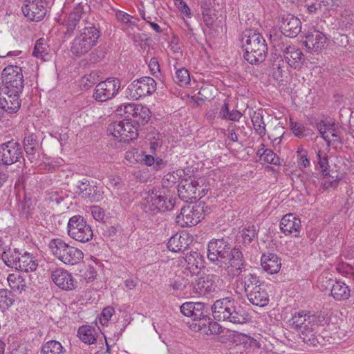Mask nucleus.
Masks as SVG:
<instances>
[{"label":"nucleus","instance_id":"obj_1","mask_svg":"<svg viewBox=\"0 0 354 354\" xmlns=\"http://www.w3.org/2000/svg\"><path fill=\"white\" fill-rule=\"evenodd\" d=\"M207 258L215 263L220 265L227 261V271L232 276H239L245 266L242 252L239 248H231L226 238L213 239L207 245Z\"/></svg>","mask_w":354,"mask_h":354},{"label":"nucleus","instance_id":"obj_2","mask_svg":"<svg viewBox=\"0 0 354 354\" xmlns=\"http://www.w3.org/2000/svg\"><path fill=\"white\" fill-rule=\"evenodd\" d=\"M243 57L251 64L263 62L267 56L268 46L263 36L252 30H245L241 38Z\"/></svg>","mask_w":354,"mask_h":354},{"label":"nucleus","instance_id":"obj_3","mask_svg":"<svg viewBox=\"0 0 354 354\" xmlns=\"http://www.w3.org/2000/svg\"><path fill=\"white\" fill-rule=\"evenodd\" d=\"M212 310L214 318L218 321L241 324L248 320V314L246 310L229 297L216 300Z\"/></svg>","mask_w":354,"mask_h":354},{"label":"nucleus","instance_id":"obj_4","mask_svg":"<svg viewBox=\"0 0 354 354\" xmlns=\"http://www.w3.org/2000/svg\"><path fill=\"white\" fill-rule=\"evenodd\" d=\"M100 35V30L94 26L84 28L71 43V53L77 57L87 54L97 45Z\"/></svg>","mask_w":354,"mask_h":354},{"label":"nucleus","instance_id":"obj_5","mask_svg":"<svg viewBox=\"0 0 354 354\" xmlns=\"http://www.w3.org/2000/svg\"><path fill=\"white\" fill-rule=\"evenodd\" d=\"M48 247L52 254L65 264H77L84 257V254L81 250L69 245L61 239L50 240Z\"/></svg>","mask_w":354,"mask_h":354},{"label":"nucleus","instance_id":"obj_6","mask_svg":"<svg viewBox=\"0 0 354 354\" xmlns=\"http://www.w3.org/2000/svg\"><path fill=\"white\" fill-rule=\"evenodd\" d=\"M0 93H21L24 88L22 69L17 65L6 66L1 73Z\"/></svg>","mask_w":354,"mask_h":354},{"label":"nucleus","instance_id":"obj_7","mask_svg":"<svg viewBox=\"0 0 354 354\" xmlns=\"http://www.w3.org/2000/svg\"><path fill=\"white\" fill-rule=\"evenodd\" d=\"M142 210L147 214H156L158 212L169 210L173 207L171 201H166L162 192L156 189L145 192L141 203Z\"/></svg>","mask_w":354,"mask_h":354},{"label":"nucleus","instance_id":"obj_8","mask_svg":"<svg viewBox=\"0 0 354 354\" xmlns=\"http://www.w3.org/2000/svg\"><path fill=\"white\" fill-rule=\"evenodd\" d=\"M67 230L71 238L82 243L89 241L93 236L91 226L84 217L80 215L73 216L69 219Z\"/></svg>","mask_w":354,"mask_h":354},{"label":"nucleus","instance_id":"obj_9","mask_svg":"<svg viewBox=\"0 0 354 354\" xmlns=\"http://www.w3.org/2000/svg\"><path fill=\"white\" fill-rule=\"evenodd\" d=\"M157 88V83L153 78L145 76L133 80L127 88V94L133 100L152 95Z\"/></svg>","mask_w":354,"mask_h":354},{"label":"nucleus","instance_id":"obj_10","mask_svg":"<svg viewBox=\"0 0 354 354\" xmlns=\"http://www.w3.org/2000/svg\"><path fill=\"white\" fill-rule=\"evenodd\" d=\"M108 132L120 142L132 141L138 136L137 128L129 120L114 122L109 125Z\"/></svg>","mask_w":354,"mask_h":354},{"label":"nucleus","instance_id":"obj_11","mask_svg":"<svg viewBox=\"0 0 354 354\" xmlns=\"http://www.w3.org/2000/svg\"><path fill=\"white\" fill-rule=\"evenodd\" d=\"M203 218V207L201 205L183 206L176 221L181 227H191L198 224Z\"/></svg>","mask_w":354,"mask_h":354},{"label":"nucleus","instance_id":"obj_12","mask_svg":"<svg viewBox=\"0 0 354 354\" xmlns=\"http://www.w3.org/2000/svg\"><path fill=\"white\" fill-rule=\"evenodd\" d=\"M120 88L118 78L110 77L98 83L93 93V97L97 102H106L115 97Z\"/></svg>","mask_w":354,"mask_h":354},{"label":"nucleus","instance_id":"obj_13","mask_svg":"<svg viewBox=\"0 0 354 354\" xmlns=\"http://www.w3.org/2000/svg\"><path fill=\"white\" fill-rule=\"evenodd\" d=\"M22 152L19 144L11 140L0 145V161L6 165L17 162Z\"/></svg>","mask_w":354,"mask_h":354},{"label":"nucleus","instance_id":"obj_14","mask_svg":"<svg viewBox=\"0 0 354 354\" xmlns=\"http://www.w3.org/2000/svg\"><path fill=\"white\" fill-rule=\"evenodd\" d=\"M328 39L318 30L311 28L305 34L304 44L309 51L320 52L326 47Z\"/></svg>","mask_w":354,"mask_h":354},{"label":"nucleus","instance_id":"obj_15","mask_svg":"<svg viewBox=\"0 0 354 354\" xmlns=\"http://www.w3.org/2000/svg\"><path fill=\"white\" fill-rule=\"evenodd\" d=\"M26 2V3L21 7L24 16L32 21L42 20L47 11L43 0H32Z\"/></svg>","mask_w":354,"mask_h":354},{"label":"nucleus","instance_id":"obj_16","mask_svg":"<svg viewBox=\"0 0 354 354\" xmlns=\"http://www.w3.org/2000/svg\"><path fill=\"white\" fill-rule=\"evenodd\" d=\"M180 312L186 317H191L193 320L201 322L205 325L209 319L205 314V304L201 302H185L180 306ZM201 325V323L198 324Z\"/></svg>","mask_w":354,"mask_h":354},{"label":"nucleus","instance_id":"obj_17","mask_svg":"<svg viewBox=\"0 0 354 354\" xmlns=\"http://www.w3.org/2000/svg\"><path fill=\"white\" fill-rule=\"evenodd\" d=\"M198 183L193 180L185 179L178 185V193L180 198L185 201L196 200L202 197Z\"/></svg>","mask_w":354,"mask_h":354},{"label":"nucleus","instance_id":"obj_18","mask_svg":"<svg viewBox=\"0 0 354 354\" xmlns=\"http://www.w3.org/2000/svg\"><path fill=\"white\" fill-rule=\"evenodd\" d=\"M218 277L214 274H203L193 283L194 292L200 295H206L216 290Z\"/></svg>","mask_w":354,"mask_h":354},{"label":"nucleus","instance_id":"obj_19","mask_svg":"<svg viewBox=\"0 0 354 354\" xmlns=\"http://www.w3.org/2000/svg\"><path fill=\"white\" fill-rule=\"evenodd\" d=\"M77 192L90 202H98L103 199L104 192L102 187L91 183L87 180L79 183Z\"/></svg>","mask_w":354,"mask_h":354},{"label":"nucleus","instance_id":"obj_20","mask_svg":"<svg viewBox=\"0 0 354 354\" xmlns=\"http://www.w3.org/2000/svg\"><path fill=\"white\" fill-rule=\"evenodd\" d=\"M51 279L57 286L66 291L74 290L77 286V281L72 274L62 268L53 271Z\"/></svg>","mask_w":354,"mask_h":354},{"label":"nucleus","instance_id":"obj_21","mask_svg":"<svg viewBox=\"0 0 354 354\" xmlns=\"http://www.w3.org/2000/svg\"><path fill=\"white\" fill-rule=\"evenodd\" d=\"M280 29L286 37H295L301 31V23L297 17L290 14L286 15L281 18Z\"/></svg>","mask_w":354,"mask_h":354},{"label":"nucleus","instance_id":"obj_22","mask_svg":"<svg viewBox=\"0 0 354 354\" xmlns=\"http://www.w3.org/2000/svg\"><path fill=\"white\" fill-rule=\"evenodd\" d=\"M7 281L10 289L18 294L26 291L31 285L29 277L18 272L8 274Z\"/></svg>","mask_w":354,"mask_h":354},{"label":"nucleus","instance_id":"obj_23","mask_svg":"<svg viewBox=\"0 0 354 354\" xmlns=\"http://www.w3.org/2000/svg\"><path fill=\"white\" fill-rule=\"evenodd\" d=\"M301 228V221L292 214L283 216L280 222V229L285 235L299 236Z\"/></svg>","mask_w":354,"mask_h":354},{"label":"nucleus","instance_id":"obj_24","mask_svg":"<svg viewBox=\"0 0 354 354\" xmlns=\"http://www.w3.org/2000/svg\"><path fill=\"white\" fill-rule=\"evenodd\" d=\"M283 57L289 66L300 68L304 62L302 51L295 46H286L283 50Z\"/></svg>","mask_w":354,"mask_h":354},{"label":"nucleus","instance_id":"obj_25","mask_svg":"<svg viewBox=\"0 0 354 354\" xmlns=\"http://www.w3.org/2000/svg\"><path fill=\"white\" fill-rule=\"evenodd\" d=\"M318 318L319 317L315 315H310L301 311L292 315L290 320V324L292 328L296 330L299 334L300 332H302L309 324L316 322V319Z\"/></svg>","mask_w":354,"mask_h":354},{"label":"nucleus","instance_id":"obj_26","mask_svg":"<svg viewBox=\"0 0 354 354\" xmlns=\"http://www.w3.org/2000/svg\"><path fill=\"white\" fill-rule=\"evenodd\" d=\"M341 3V0H306V6L310 13H315L318 10H336Z\"/></svg>","mask_w":354,"mask_h":354},{"label":"nucleus","instance_id":"obj_27","mask_svg":"<svg viewBox=\"0 0 354 354\" xmlns=\"http://www.w3.org/2000/svg\"><path fill=\"white\" fill-rule=\"evenodd\" d=\"M192 240L187 233L176 234L168 241L167 248L173 252H183L188 248Z\"/></svg>","mask_w":354,"mask_h":354},{"label":"nucleus","instance_id":"obj_28","mask_svg":"<svg viewBox=\"0 0 354 354\" xmlns=\"http://www.w3.org/2000/svg\"><path fill=\"white\" fill-rule=\"evenodd\" d=\"M249 301L254 306L264 307L269 302V295L263 284L246 293Z\"/></svg>","mask_w":354,"mask_h":354},{"label":"nucleus","instance_id":"obj_29","mask_svg":"<svg viewBox=\"0 0 354 354\" xmlns=\"http://www.w3.org/2000/svg\"><path fill=\"white\" fill-rule=\"evenodd\" d=\"M262 268L268 274L277 273L281 266L280 259L273 253L263 254L261 258Z\"/></svg>","mask_w":354,"mask_h":354},{"label":"nucleus","instance_id":"obj_30","mask_svg":"<svg viewBox=\"0 0 354 354\" xmlns=\"http://www.w3.org/2000/svg\"><path fill=\"white\" fill-rule=\"evenodd\" d=\"M319 319H316V322H313L311 324L300 332L299 334L301 339L304 342L308 343L313 346L319 343L318 335H319Z\"/></svg>","mask_w":354,"mask_h":354},{"label":"nucleus","instance_id":"obj_31","mask_svg":"<svg viewBox=\"0 0 354 354\" xmlns=\"http://www.w3.org/2000/svg\"><path fill=\"white\" fill-rule=\"evenodd\" d=\"M20 93H0V101H5V109L6 113H16L21 106V100L19 99ZM4 106V105L3 104Z\"/></svg>","mask_w":354,"mask_h":354},{"label":"nucleus","instance_id":"obj_32","mask_svg":"<svg viewBox=\"0 0 354 354\" xmlns=\"http://www.w3.org/2000/svg\"><path fill=\"white\" fill-rule=\"evenodd\" d=\"M184 260L187 263L186 269L190 272L192 275L198 272V270L203 267V257L197 252L187 253Z\"/></svg>","mask_w":354,"mask_h":354},{"label":"nucleus","instance_id":"obj_33","mask_svg":"<svg viewBox=\"0 0 354 354\" xmlns=\"http://www.w3.org/2000/svg\"><path fill=\"white\" fill-rule=\"evenodd\" d=\"M83 10L84 8L81 3H78L74 7L73 11L69 14L66 21V33H73L77 24L80 21L82 15L84 12Z\"/></svg>","mask_w":354,"mask_h":354},{"label":"nucleus","instance_id":"obj_34","mask_svg":"<svg viewBox=\"0 0 354 354\" xmlns=\"http://www.w3.org/2000/svg\"><path fill=\"white\" fill-rule=\"evenodd\" d=\"M38 262L35 257L30 253L25 252L21 255L17 270L26 272H33L36 270Z\"/></svg>","mask_w":354,"mask_h":354},{"label":"nucleus","instance_id":"obj_35","mask_svg":"<svg viewBox=\"0 0 354 354\" xmlns=\"http://www.w3.org/2000/svg\"><path fill=\"white\" fill-rule=\"evenodd\" d=\"M78 336L84 343L92 344L96 342L97 332L95 328L91 326H82L79 328Z\"/></svg>","mask_w":354,"mask_h":354},{"label":"nucleus","instance_id":"obj_36","mask_svg":"<svg viewBox=\"0 0 354 354\" xmlns=\"http://www.w3.org/2000/svg\"><path fill=\"white\" fill-rule=\"evenodd\" d=\"M350 292L348 286L340 281H336L331 288V295L339 301L347 299L350 297Z\"/></svg>","mask_w":354,"mask_h":354},{"label":"nucleus","instance_id":"obj_37","mask_svg":"<svg viewBox=\"0 0 354 354\" xmlns=\"http://www.w3.org/2000/svg\"><path fill=\"white\" fill-rule=\"evenodd\" d=\"M322 185L325 189L337 187L342 179V176L337 174V171H328L322 173Z\"/></svg>","mask_w":354,"mask_h":354},{"label":"nucleus","instance_id":"obj_38","mask_svg":"<svg viewBox=\"0 0 354 354\" xmlns=\"http://www.w3.org/2000/svg\"><path fill=\"white\" fill-rule=\"evenodd\" d=\"M242 282L243 283V288L245 294L253 290L255 288V286L263 285L259 277L252 272H245L243 278H242Z\"/></svg>","mask_w":354,"mask_h":354},{"label":"nucleus","instance_id":"obj_39","mask_svg":"<svg viewBox=\"0 0 354 354\" xmlns=\"http://www.w3.org/2000/svg\"><path fill=\"white\" fill-rule=\"evenodd\" d=\"M21 255L15 250L10 249L5 251L2 254V260L5 264L10 268L17 269Z\"/></svg>","mask_w":354,"mask_h":354},{"label":"nucleus","instance_id":"obj_40","mask_svg":"<svg viewBox=\"0 0 354 354\" xmlns=\"http://www.w3.org/2000/svg\"><path fill=\"white\" fill-rule=\"evenodd\" d=\"M32 55L41 59L46 60L49 55V46L44 38L39 39L35 45Z\"/></svg>","mask_w":354,"mask_h":354},{"label":"nucleus","instance_id":"obj_41","mask_svg":"<svg viewBox=\"0 0 354 354\" xmlns=\"http://www.w3.org/2000/svg\"><path fill=\"white\" fill-rule=\"evenodd\" d=\"M38 141L34 133L26 136L24 138V147L27 155L34 156L37 151Z\"/></svg>","mask_w":354,"mask_h":354},{"label":"nucleus","instance_id":"obj_42","mask_svg":"<svg viewBox=\"0 0 354 354\" xmlns=\"http://www.w3.org/2000/svg\"><path fill=\"white\" fill-rule=\"evenodd\" d=\"M150 117V111L147 106L137 104V109L133 118L137 124L142 125L146 124L149 120Z\"/></svg>","mask_w":354,"mask_h":354},{"label":"nucleus","instance_id":"obj_43","mask_svg":"<svg viewBox=\"0 0 354 354\" xmlns=\"http://www.w3.org/2000/svg\"><path fill=\"white\" fill-rule=\"evenodd\" d=\"M41 354H64V348L59 342L50 340L43 345Z\"/></svg>","mask_w":354,"mask_h":354},{"label":"nucleus","instance_id":"obj_44","mask_svg":"<svg viewBox=\"0 0 354 354\" xmlns=\"http://www.w3.org/2000/svg\"><path fill=\"white\" fill-rule=\"evenodd\" d=\"M251 119L255 131L261 136H265L266 129L263 116L259 113L254 112Z\"/></svg>","mask_w":354,"mask_h":354},{"label":"nucleus","instance_id":"obj_45","mask_svg":"<svg viewBox=\"0 0 354 354\" xmlns=\"http://www.w3.org/2000/svg\"><path fill=\"white\" fill-rule=\"evenodd\" d=\"M115 17L118 21L128 25L129 27L137 26L138 19L134 18L133 16L123 11H118L115 13Z\"/></svg>","mask_w":354,"mask_h":354},{"label":"nucleus","instance_id":"obj_46","mask_svg":"<svg viewBox=\"0 0 354 354\" xmlns=\"http://www.w3.org/2000/svg\"><path fill=\"white\" fill-rule=\"evenodd\" d=\"M13 303L11 291L7 289H0V308H8Z\"/></svg>","mask_w":354,"mask_h":354},{"label":"nucleus","instance_id":"obj_47","mask_svg":"<svg viewBox=\"0 0 354 354\" xmlns=\"http://www.w3.org/2000/svg\"><path fill=\"white\" fill-rule=\"evenodd\" d=\"M174 81L180 86H185L190 82V76L188 71L185 68H181L176 71Z\"/></svg>","mask_w":354,"mask_h":354},{"label":"nucleus","instance_id":"obj_48","mask_svg":"<svg viewBox=\"0 0 354 354\" xmlns=\"http://www.w3.org/2000/svg\"><path fill=\"white\" fill-rule=\"evenodd\" d=\"M148 66L152 75L161 81L164 80V77L161 73L159 62L156 57H152L150 59Z\"/></svg>","mask_w":354,"mask_h":354},{"label":"nucleus","instance_id":"obj_49","mask_svg":"<svg viewBox=\"0 0 354 354\" xmlns=\"http://www.w3.org/2000/svg\"><path fill=\"white\" fill-rule=\"evenodd\" d=\"M317 158L322 174L328 171L329 164L327 153L324 151L319 150L317 152Z\"/></svg>","mask_w":354,"mask_h":354},{"label":"nucleus","instance_id":"obj_50","mask_svg":"<svg viewBox=\"0 0 354 354\" xmlns=\"http://www.w3.org/2000/svg\"><path fill=\"white\" fill-rule=\"evenodd\" d=\"M284 62L281 57H278L272 64V71L275 78L278 79L283 76V68Z\"/></svg>","mask_w":354,"mask_h":354},{"label":"nucleus","instance_id":"obj_51","mask_svg":"<svg viewBox=\"0 0 354 354\" xmlns=\"http://www.w3.org/2000/svg\"><path fill=\"white\" fill-rule=\"evenodd\" d=\"M337 271L346 277L354 276V268L346 263H339L336 267Z\"/></svg>","mask_w":354,"mask_h":354},{"label":"nucleus","instance_id":"obj_52","mask_svg":"<svg viewBox=\"0 0 354 354\" xmlns=\"http://www.w3.org/2000/svg\"><path fill=\"white\" fill-rule=\"evenodd\" d=\"M264 156L263 160L267 163L279 165V158L271 149H266L263 151Z\"/></svg>","mask_w":354,"mask_h":354},{"label":"nucleus","instance_id":"obj_53","mask_svg":"<svg viewBox=\"0 0 354 354\" xmlns=\"http://www.w3.org/2000/svg\"><path fill=\"white\" fill-rule=\"evenodd\" d=\"M115 310L111 307H106L103 309L100 317H99V322L102 326H105L108 324L109 321L113 316Z\"/></svg>","mask_w":354,"mask_h":354},{"label":"nucleus","instance_id":"obj_54","mask_svg":"<svg viewBox=\"0 0 354 354\" xmlns=\"http://www.w3.org/2000/svg\"><path fill=\"white\" fill-rule=\"evenodd\" d=\"M335 125L334 123H330L329 122H326L324 121H321L317 124V129L319 131L322 137L324 139V140H328L329 137L326 135L328 130L332 128Z\"/></svg>","mask_w":354,"mask_h":354},{"label":"nucleus","instance_id":"obj_55","mask_svg":"<svg viewBox=\"0 0 354 354\" xmlns=\"http://www.w3.org/2000/svg\"><path fill=\"white\" fill-rule=\"evenodd\" d=\"M297 157L299 166L307 167L310 165V160L307 158V152L303 148H298L297 151Z\"/></svg>","mask_w":354,"mask_h":354},{"label":"nucleus","instance_id":"obj_56","mask_svg":"<svg viewBox=\"0 0 354 354\" xmlns=\"http://www.w3.org/2000/svg\"><path fill=\"white\" fill-rule=\"evenodd\" d=\"M98 77H99L97 76V73L93 71L89 74L85 75L82 78V83L84 85V86L90 87L97 83L98 81Z\"/></svg>","mask_w":354,"mask_h":354},{"label":"nucleus","instance_id":"obj_57","mask_svg":"<svg viewBox=\"0 0 354 354\" xmlns=\"http://www.w3.org/2000/svg\"><path fill=\"white\" fill-rule=\"evenodd\" d=\"M174 4L183 14L187 17L191 18L190 8L184 0H174Z\"/></svg>","mask_w":354,"mask_h":354},{"label":"nucleus","instance_id":"obj_58","mask_svg":"<svg viewBox=\"0 0 354 354\" xmlns=\"http://www.w3.org/2000/svg\"><path fill=\"white\" fill-rule=\"evenodd\" d=\"M256 235V229L254 225L245 228L242 233V237L245 243H250Z\"/></svg>","mask_w":354,"mask_h":354},{"label":"nucleus","instance_id":"obj_59","mask_svg":"<svg viewBox=\"0 0 354 354\" xmlns=\"http://www.w3.org/2000/svg\"><path fill=\"white\" fill-rule=\"evenodd\" d=\"M107 185L110 188L119 190L122 188L123 184L121 178L119 176H110L108 178Z\"/></svg>","mask_w":354,"mask_h":354},{"label":"nucleus","instance_id":"obj_60","mask_svg":"<svg viewBox=\"0 0 354 354\" xmlns=\"http://www.w3.org/2000/svg\"><path fill=\"white\" fill-rule=\"evenodd\" d=\"M136 154L138 158H140V160L144 162L146 165L153 167L155 158L153 156L145 154L143 152L139 153L138 151H136Z\"/></svg>","mask_w":354,"mask_h":354},{"label":"nucleus","instance_id":"obj_61","mask_svg":"<svg viewBox=\"0 0 354 354\" xmlns=\"http://www.w3.org/2000/svg\"><path fill=\"white\" fill-rule=\"evenodd\" d=\"M91 214L93 217L98 221H102L104 219L105 214L104 210L98 206H93L91 207Z\"/></svg>","mask_w":354,"mask_h":354},{"label":"nucleus","instance_id":"obj_62","mask_svg":"<svg viewBox=\"0 0 354 354\" xmlns=\"http://www.w3.org/2000/svg\"><path fill=\"white\" fill-rule=\"evenodd\" d=\"M124 112L127 115V117H131L130 120L133 119L135 115V112L137 109V104H127L123 105Z\"/></svg>","mask_w":354,"mask_h":354},{"label":"nucleus","instance_id":"obj_63","mask_svg":"<svg viewBox=\"0 0 354 354\" xmlns=\"http://www.w3.org/2000/svg\"><path fill=\"white\" fill-rule=\"evenodd\" d=\"M8 354H28V351L24 345H12Z\"/></svg>","mask_w":354,"mask_h":354},{"label":"nucleus","instance_id":"obj_64","mask_svg":"<svg viewBox=\"0 0 354 354\" xmlns=\"http://www.w3.org/2000/svg\"><path fill=\"white\" fill-rule=\"evenodd\" d=\"M290 127L291 130L293 131L296 136L302 137L304 136V127L301 124L297 122H291Z\"/></svg>","mask_w":354,"mask_h":354}]
</instances>
